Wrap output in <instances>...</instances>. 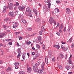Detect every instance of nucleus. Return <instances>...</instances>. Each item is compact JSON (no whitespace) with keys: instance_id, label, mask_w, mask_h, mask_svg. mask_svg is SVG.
I'll return each instance as SVG.
<instances>
[{"instance_id":"f257e3e1","label":"nucleus","mask_w":74,"mask_h":74,"mask_svg":"<svg viewBox=\"0 0 74 74\" xmlns=\"http://www.w3.org/2000/svg\"><path fill=\"white\" fill-rule=\"evenodd\" d=\"M26 10L27 12H28L29 14L28 16L30 17H32L33 16H32V13L30 11V8H27L26 9Z\"/></svg>"},{"instance_id":"f03ea898","label":"nucleus","mask_w":74,"mask_h":74,"mask_svg":"<svg viewBox=\"0 0 74 74\" xmlns=\"http://www.w3.org/2000/svg\"><path fill=\"white\" fill-rule=\"evenodd\" d=\"M7 8H8V9H9V10L10 11H12L14 8L13 3H11L9 5V7H7Z\"/></svg>"},{"instance_id":"7ed1b4c3","label":"nucleus","mask_w":74,"mask_h":74,"mask_svg":"<svg viewBox=\"0 0 74 74\" xmlns=\"http://www.w3.org/2000/svg\"><path fill=\"white\" fill-rule=\"evenodd\" d=\"M54 19L52 17H50V19L49 20L50 23L51 25H52V23H53L54 25H55L56 24V22L54 21Z\"/></svg>"},{"instance_id":"20e7f679","label":"nucleus","mask_w":74,"mask_h":74,"mask_svg":"<svg viewBox=\"0 0 74 74\" xmlns=\"http://www.w3.org/2000/svg\"><path fill=\"white\" fill-rule=\"evenodd\" d=\"M25 7H26V5H23L22 6H19L18 7V8L19 10L23 11V10H24V9L25 8Z\"/></svg>"},{"instance_id":"39448f33","label":"nucleus","mask_w":74,"mask_h":74,"mask_svg":"<svg viewBox=\"0 0 74 74\" xmlns=\"http://www.w3.org/2000/svg\"><path fill=\"white\" fill-rule=\"evenodd\" d=\"M9 15L12 17H15V15L14 13L13 12H10L9 13Z\"/></svg>"},{"instance_id":"423d86ee","label":"nucleus","mask_w":74,"mask_h":74,"mask_svg":"<svg viewBox=\"0 0 74 74\" xmlns=\"http://www.w3.org/2000/svg\"><path fill=\"white\" fill-rule=\"evenodd\" d=\"M40 62H39L36 63V64L34 65L33 67L34 68H38V66L40 65Z\"/></svg>"},{"instance_id":"0eeeda50","label":"nucleus","mask_w":74,"mask_h":74,"mask_svg":"<svg viewBox=\"0 0 74 74\" xmlns=\"http://www.w3.org/2000/svg\"><path fill=\"white\" fill-rule=\"evenodd\" d=\"M7 34V33L6 32H5L4 33H1L0 34V38H3L4 37L3 36H4V35Z\"/></svg>"},{"instance_id":"6e6552de","label":"nucleus","mask_w":74,"mask_h":74,"mask_svg":"<svg viewBox=\"0 0 74 74\" xmlns=\"http://www.w3.org/2000/svg\"><path fill=\"white\" fill-rule=\"evenodd\" d=\"M18 18L20 20H22L23 18V15L22 14H21L18 16Z\"/></svg>"},{"instance_id":"1a4fd4ad","label":"nucleus","mask_w":74,"mask_h":74,"mask_svg":"<svg viewBox=\"0 0 74 74\" xmlns=\"http://www.w3.org/2000/svg\"><path fill=\"white\" fill-rule=\"evenodd\" d=\"M33 12H34V14H35L36 16H37L38 12L36 10V9H35V8H34V9H33Z\"/></svg>"},{"instance_id":"9d476101","label":"nucleus","mask_w":74,"mask_h":74,"mask_svg":"<svg viewBox=\"0 0 74 74\" xmlns=\"http://www.w3.org/2000/svg\"><path fill=\"white\" fill-rule=\"evenodd\" d=\"M27 69L28 73H30L32 71V69L30 67H27Z\"/></svg>"},{"instance_id":"9b49d317","label":"nucleus","mask_w":74,"mask_h":74,"mask_svg":"<svg viewBox=\"0 0 74 74\" xmlns=\"http://www.w3.org/2000/svg\"><path fill=\"white\" fill-rule=\"evenodd\" d=\"M66 12L67 14H69L70 13V12H71V11L70 10V9L69 8H67L66 9Z\"/></svg>"},{"instance_id":"f8f14e48","label":"nucleus","mask_w":74,"mask_h":74,"mask_svg":"<svg viewBox=\"0 0 74 74\" xmlns=\"http://www.w3.org/2000/svg\"><path fill=\"white\" fill-rule=\"evenodd\" d=\"M53 47L55 48H57L58 49H59V48L60 47V46L59 45H54Z\"/></svg>"},{"instance_id":"ddd939ff","label":"nucleus","mask_w":74,"mask_h":74,"mask_svg":"<svg viewBox=\"0 0 74 74\" xmlns=\"http://www.w3.org/2000/svg\"><path fill=\"white\" fill-rule=\"evenodd\" d=\"M63 27H64V26L63 25V24H61V25L59 27V29L60 30H62V29H63Z\"/></svg>"},{"instance_id":"4468645a","label":"nucleus","mask_w":74,"mask_h":74,"mask_svg":"<svg viewBox=\"0 0 74 74\" xmlns=\"http://www.w3.org/2000/svg\"><path fill=\"white\" fill-rule=\"evenodd\" d=\"M45 63L46 64H48V58L47 56H45Z\"/></svg>"},{"instance_id":"2eb2a0df","label":"nucleus","mask_w":74,"mask_h":74,"mask_svg":"<svg viewBox=\"0 0 74 74\" xmlns=\"http://www.w3.org/2000/svg\"><path fill=\"white\" fill-rule=\"evenodd\" d=\"M7 8V6H4V8L3 9V12H5V11H6V9Z\"/></svg>"},{"instance_id":"dca6fc26","label":"nucleus","mask_w":74,"mask_h":74,"mask_svg":"<svg viewBox=\"0 0 74 74\" xmlns=\"http://www.w3.org/2000/svg\"><path fill=\"white\" fill-rule=\"evenodd\" d=\"M65 69L68 70H70V69H71V67H70V66H65Z\"/></svg>"},{"instance_id":"f3484780","label":"nucleus","mask_w":74,"mask_h":74,"mask_svg":"<svg viewBox=\"0 0 74 74\" xmlns=\"http://www.w3.org/2000/svg\"><path fill=\"white\" fill-rule=\"evenodd\" d=\"M12 69H11V68L10 67H8V68L7 69L6 71H7V72H8L9 71H12Z\"/></svg>"},{"instance_id":"a211bd4d","label":"nucleus","mask_w":74,"mask_h":74,"mask_svg":"<svg viewBox=\"0 0 74 74\" xmlns=\"http://www.w3.org/2000/svg\"><path fill=\"white\" fill-rule=\"evenodd\" d=\"M21 48H19L17 49V52L18 53H21Z\"/></svg>"},{"instance_id":"6ab92c4d","label":"nucleus","mask_w":74,"mask_h":74,"mask_svg":"<svg viewBox=\"0 0 74 74\" xmlns=\"http://www.w3.org/2000/svg\"><path fill=\"white\" fill-rule=\"evenodd\" d=\"M54 11L56 13H57V12H59V9L58 8H56L54 9Z\"/></svg>"},{"instance_id":"aec40b11","label":"nucleus","mask_w":74,"mask_h":74,"mask_svg":"<svg viewBox=\"0 0 74 74\" xmlns=\"http://www.w3.org/2000/svg\"><path fill=\"white\" fill-rule=\"evenodd\" d=\"M26 53L25 54H23L22 56V58L24 60L25 59V58H26Z\"/></svg>"},{"instance_id":"412c9836","label":"nucleus","mask_w":74,"mask_h":74,"mask_svg":"<svg viewBox=\"0 0 74 74\" xmlns=\"http://www.w3.org/2000/svg\"><path fill=\"white\" fill-rule=\"evenodd\" d=\"M43 70L40 69L38 71V73H39L40 74H41L42 73V71H43Z\"/></svg>"},{"instance_id":"4be33fe9","label":"nucleus","mask_w":74,"mask_h":74,"mask_svg":"<svg viewBox=\"0 0 74 74\" xmlns=\"http://www.w3.org/2000/svg\"><path fill=\"white\" fill-rule=\"evenodd\" d=\"M69 64H73V63L72 62V60L71 59H69Z\"/></svg>"},{"instance_id":"5701e85b","label":"nucleus","mask_w":74,"mask_h":74,"mask_svg":"<svg viewBox=\"0 0 74 74\" xmlns=\"http://www.w3.org/2000/svg\"><path fill=\"white\" fill-rule=\"evenodd\" d=\"M38 39L39 41H40L41 40V37L39 36L38 37Z\"/></svg>"},{"instance_id":"b1692460","label":"nucleus","mask_w":74,"mask_h":74,"mask_svg":"<svg viewBox=\"0 0 74 74\" xmlns=\"http://www.w3.org/2000/svg\"><path fill=\"white\" fill-rule=\"evenodd\" d=\"M36 21L37 22H40V19L37 18L36 20Z\"/></svg>"},{"instance_id":"393cba45","label":"nucleus","mask_w":74,"mask_h":74,"mask_svg":"<svg viewBox=\"0 0 74 74\" xmlns=\"http://www.w3.org/2000/svg\"><path fill=\"white\" fill-rule=\"evenodd\" d=\"M31 43H32V42H31L30 41L26 42V45H30Z\"/></svg>"},{"instance_id":"a878e982","label":"nucleus","mask_w":74,"mask_h":74,"mask_svg":"<svg viewBox=\"0 0 74 74\" xmlns=\"http://www.w3.org/2000/svg\"><path fill=\"white\" fill-rule=\"evenodd\" d=\"M21 20L22 21V22L24 23H26V20L25 19H22Z\"/></svg>"},{"instance_id":"bb28decb","label":"nucleus","mask_w":74,"mask_h":74,"mask_svg":"<svg viewBox=\"0 0 74 74\" xmlns=\"http://www.w3.org/2000/svg\"><path fill=\"white\" fill-rule=\"evenodd\" d=\"M36 48H38V49H40V45H38V44H36Z\"/></svg>"},{"instance_id":"cd10ccee","label":"nucleus","mask_w":74,"mask_h":74,"mask_svg":"<svg viewBox=\"0 0 74 74\" xmlns=\"http://www.w3.org/2000/svg\"><path fill=\"white\" fill-rule=\"evenodd\" d=\"M48 55L52 54L51 50H49L48 51Z\"/></svg>"},{"instance_id":"c85d7f7f","label":"nucleus","mask_w":74,"mask_h":74,"mask_svg":"<svg viewBox=\"0 0 74 74\" xmlns=\"http://www.w3.org/2000/svg\"><path fill=\"white\" fill-rule=\"evenodd\" d=\"M34 71H35V72H37V70H38V68H34Z\"/></svg>"},{"instance_id":"c756f323","label":"nucleus","mask_w":74,"mask_h":74,"mask_svg":"<svg viewBox=\"0 0 74 74\" xmlns=\"http://www.w3.org/2000/svg\"><path fill=\"white\" fill-rule=\"evenodd\" d=\"M19 3L18 2H16V4H14V6H18V5H19Z\"/></svg>"},{"instance_id":"7c9ffc66","label":"nucleus","mask_w":74,"mask_h":74,"mask_svg":"<svg viewBox=\"0 0 74 74\" xmlns=\"http://www.w3.org/2000/svg\"><path fill=\"white\" fill-rule=\"evenodd\" d=\"M14 65L15 66H18V65H19V62H15L14 64Z\"/></svg>"},{"instance_id":"2f4dec72","label":"nucleus","mask_w":74,"mask_h":74,"mask_svg":"<svg viewBox=\"0 0 74 74\" xmlns=\"http://www.w3.org/2000/svg\"><path fill=\"white\" fill-rule=\"evenodd\" d=\"M18 74H25V72L22 71H20Z\"/></svg>"},{"instance_id":"473e14b6","label":"nucleus","mask_w":74,"mask_h":74,"mask_svg":"<svg viewBox=\"0 0 74 74\" xmlns=\"http://www.w3.org/2000/svg\"><path fill=\"white\" fill-rule=\"evenodd\" d=\"M27 30L28 31H31L32 30V29L30 27H28L27 28Z\"/></svg>"},{"instance_id":"72a5a7b5","label":"nucleus","mask_w":74,"mask_h":74,"mask_svg":"<svg viewBox=\"0 0 74 74\" xmlns=\"http://www.w3.org/2000/svg\"><path fill=\"white\" fill-rule=\"evenodd\" d=\"M60 56L61 57V59H63V58H64V56H63V55L62 54H60Z\"/></svg>"},{"instance_id":"f704fd0d","label":"nucleus","mask_w":74,"mask_h":74,"mask_svg":"<svg viewBox=\"0 0 74 74\" xmlns=\"http://www.w3.org/2000/svg\"><path fill=\"white\" fill-rule=\"evenodd\" d=\"M35 56L36 58H37V57H39V56H40V54L39 53H38L37 54H36Z\"/></svg>"},{"instance_id":"c9c22d12","label":"nucleus","mask_w":74,"mask_h":74,"mask_svg":"<svg viewBox=\"0 0 74 74\" xmlns=\"http://www.w3.org/2000/svg\"><path fill=\"white\" fill-rule=\"evenodd\" d=\"M68 49V48H67V47H64V51H66Z\"/></svg>"},{"instance_id":"e433bc0d","label":"nucleus","mask_w":74,"mask_h":74,"mask_svg":"<svg viewBox=\"0 0 74 74\" xmlns=\"http://www.w3.org/2000/svg\"><path fill=\"white\" fill-rule=\"evenodd\" d=\"M59 68L60 70L62 69V66L61 65H59Z\"/></svg>"},{"instance_id":"4c0bfd02","label":"nucleus","mask_w":74,"mask_h":74,"mask_svg":"<svg viewBox=\"0 0 74 74\" xmlns=\"http://www.w3.org/2000/svg\"><path fill=\"white\" fill-rule=\"evenodd\" d=\"M9 20V18H7L4 19V21H5L6 22H7V21H8Z\"/></svg>"},{"instance_id":"58836bf2","label":"nucleus","mask_w":74,"mask_h":74,"mask_svg":"<svg viewBox=\"0 0 74 74\" xmlns=\"http://www.w3.org/2000/svg\"><path fill=\"white\" fill-rule=\"evenodd\" d=\"M41 29L42 31H43V30H45V29L43 26H42L41 27Z\"/></svg>"},{"instance_id":"ea45409f","label":"nucleus","mask_w":74,"mask_h":74,"mask_svg":"<svg viewBox=\"0 0 74 74\" xmlns=\"http://www.w3.org/2000/svg\"><path fill=\"white\" fill-rule=\"evenodd\" d=\"M56 3L57 4H59V3H60V1L59 0H57L56 1Z\"/></svg>"},{"instance_id":"a19ab883","label":"nucleus","mask_w":74,"mask_h":74,"mask_svg":"<svg viewBox=\"0 0 74 74\" xmlns=\"http://www.w3.org/2000/svg\"><path fill=\"white\" fill-rule=\"evenodd\" d=\"M42 32H43V31H41L39 32V34L40 35H42Z\"/></svg>"},{"instance_id":"79ce46f5","label":"nucleus","mask_w":74,"mask_h":74,"mask_svg":"<svg viewBox=\"0 0 74 74\" xmlns=\"http://www.w3.org/2000/svg\"><path fill=\"white\" fill-rule=\"evenodd\" d=\"M5 40L6 41H8V42L11 41V39H5Z\"/></svg>"},{"instance_id":"37998d69","label":"nucleus","mask_w":74,"mask_h":74,"mask_svg":"<svg viewBox=\"0 0 74 74\" xmlns=\"http://www.w3.org/2000/svg\"><path fill=\"white\" fill-rule=\"evenodd\" d=\"M21 57V53H18V54L17 55V58H19Z\"/></svg>"},{"instance_id":"c03bdc74","label":"nucleus","mask_w":74,"mask_h":74,"mask_svg":"<svg viewBox=\"0 0 74 74\" xmlns=\"http://www.w3.org/2000/svg\"><path fill=\"white\" fill-rule=\"evenodd\" d=\"M72 39H73V38H71L69 40L68 42H72Z\"/></svg>"},{"instance_id":"a18cd8bd","label":"nucleus","mask_w":74,"mask_h":74,"mask_svg":"<svg viewBox=\"0 0 74 74\" xmlns=\"http://www.w3.org/2000/svg\"><path fill=\"white\" fill-rule=\"evenodd\" d=\"M51 3H48V7L49 8H50V7H51Z\"/></svg>"},{"instance_id":"49530a36","label":"nucleus","mask_w":74,"mask_h":74,"mask_svg":"<svg viewBox=\"0 0 74 74\" xmlns=\"http://www.w3.org/2000/svg\"><path fill=\"white\" fill-rule=\"evenodd\" d=\"M45 65V63H44V62H43L41 66H43L44 67Z\"/></svg>"},{"instance_id":"de8ad7c7","label":"nucleus","mask_w":74,"mask_h":74,"mask_svg":"<svg viewBox=\"0 0 74 74\" xmlns=\"http://www.w3.org/2000/svg\"><path fill=\"white\" fill-rule=\"evenodd\" d=\"M18 27V25H13V28H14V29H16V27Z\"/></svg>"},{"instance_id":"09e8293b","label":"nucleus","mask_w":74,"mask_h":74,"mask_svg":"<svg viewBox=\"0 0 74 74\" xmlns=\"http://www.w3.org/2000/svg\"><path fill=\"white\" fill-rule=\"evenodd\" d=\"M42 48L43 49H45V46L43 45L42 46Z\"/></svg>"},{"instance_id":"8fccbe9b","label":"nucleus","mask_w":74,"mask_h":74,"mask_svg":"<svg viewBox=\"0 0 74 74\" xmlns=\"http://www.w3.org/2000/svg\"><path fill=\"white\" fill-rule=\"evenodd\" d=\"M48 56L49 58H51L52 56V54H48Z\"/></svg>"},{"instance_id":"3c124183","label":"nucleus","mask_w":74,"mask_h":74,"mask_svg":"<svg viewBox=\"0 0 74 74\" xmlns=\"http://www.w3.org/2000/svg\"><path fill=\"white\" fill-rule=\"evenodd\" d=\"M51 0H47V3L48 4H51Z\"/></svg>"},{"instance_id":"603ef678","label":"nucleus","mask_w":74,"mask_h":74,"mask_svg":"<svg viewBox=\"0 0 74 74\" xmlns=\"http://www.w3.org/2000/svg\"><path fill=\"white\" fill-rule=\"evenodd\" d=\"M60 57L59 56H58L57 58V60L58 61H59V60H60Z\"/></svg>"},{"instance_id":"864d4df0","label":"nucleus","mask_w":74,"mask_h":74,"mask_svg":"<svg viewBox=\"0 0 74 74\" xmlns=\"http://www.w3.org/2000/svg\"><path fill=\"white\" fill-rule=\"evenodd\" d=\"M56 34H57L58 36H60V34L59 32H57L56 33Z\"/></svg>"},{"instance_id":"5fc2aeb1","label":"nucleus","mask_w":74,"mask_h":74,"mask_svg":"<svg viewBox=\"0 0 74 74\" xmlns=\"http://www.w3.org/2000/svg\"><path fill=\"white\" fill-rule=\"evenodd\" d=\"M3 28H6L7 27V26L5 25H3Z\"/></svg>"},{"instance_id":"6e6d98bb","label":"nucleus","mask_w":74,"mask_h":74,"mask_svg":"<svg viewBox=\"0 0 74 74\" xmlns=\"http://www.w3.org/2000/svg\"><path fill=\"white\" fill-rule=\"evenodd\" d=\"M55 58L54 57L52 59V61L55 62Z\"/></svg>"},{"instance_id":"4d7b16f0","label":"nucleus","mask_w":74,"mask_h":74,"mask_svg":"<svg viewBox=\"0 0 74 74\" xmlns=\"http://www.w3.org/2000/svg\"><path fill=\"white\" fill-rule=\"evenodd\" d=\"M66 27H65L64 29V32H65L66 31Z\"/></svg>"},{"instance_id":"13d9d810","label":"nucleus","mask_w":74,"mask_h":74,"mask_svg":"<svg viewBox=\"0 0 74 74\" xmlns=\"http://www.w3.org/2000/svg\"><path fill=\"white\" fill-rule=\"evenodd\" d=\"M20 33V32H16V35H18V34H19Z\"/></svg>"},{"instance_id":"bf43d9fd","label":"nucleus","mask_w":74,"mask_h":74,"mask_svg":"<svg viewBox=\"0 0 74 74\" xmlns=\"http://www.w3.org/2000/svg\"><path fill=\"white\" fill-rule=\"evenodd\" d=\"M41 67L42 69V70H43L44 71V66H41Z\"/></svg>"},{"instance_id":"052dcab7","label":"nucleus","mask_w":74,"mask_h":74,"mask_svg":"<svg viewBox=\"0 0 74 74\" xmlns=\"http://www.w3.org/2000/svg\"><path fill=\"white\" fill-rule=\"evenodd\" d=\"M37 59V57L35 56L34 57L33 60H35V59Z\"/></svg>"},{"instance_id":"680f3d73","label":"nucleus","mask_w":74,"mask_h":74,"mask_svg":"<svg viewBox=\"0 0 74 74\" xmlns=\"http://www.w3.org/2000/svg\"><path fill=\"white\" fill-rule=\"evenodd\" d=\"M61 43L62 44H66V42H64L62 41H61Z\"/></svg>"},{"instance_id":"e2e57ef3","label":"nucleus","mask_w":74,"mask_h":74,"mask_svg":"<svg viewBox=\"0 0 74 74\" xmlns=\"http://www.w3.org/2000/svg\"><path fill=\"white\" fill-rule=\"evenodd\" d=\"M32 53V55H35V52H33Z\"/></svg>"},{"instance_id":"0e129e2a","label":"nucleus","mask_w":74,"mask_h":74,"mask_svg":"<svg viewBox=\"0 0 74 74\" xmlns=\"http://www.w3.org/2000/svg\"><path fill=\"white\" fill-rule=\"evenodd\" d=\"M69 74H73V73L72 72H69L68 73Z\"/></svg>"},{"instance_id":"69168bd1","label":"nucleus","mask_w":74,"mask_h":74,"mask_svg":"<svg viewBox=\"0 0 74 74\" xmlns=\"http://www.w3.org/2000/svg\"><path fill=\"white\" fill-rule=\"evenodd\" d=\"M1 74H5V72L4 71H2Z\"/></svg>"},{"instance_id":"338daca9","label":"nucleus","mask_w":74,"mask_h":74,"mask_svg":"<svg viewBox=\"0 0 74 74\" xmlns=\"http://www.w3.org/2000/svg\"><path fill=\"white\" fill-rule=\"evenodd\" d=\"M9 45H12V42H10L8 43Z\"/></svg>"},{"instance_id":"774afa93","label":"nucleus","mask_w":74,"mask_h":74,"mask_svg":"<svg viewBox=\"0 0 74 74\" xmlns=\"http://www.w3.org/2000/svg\"><path fill=\"white\" fill-rule=\"evenodd\" d=\"M61 48L64 49V46L62 45L61 46Z\"/></svg>"}]
</instances>
